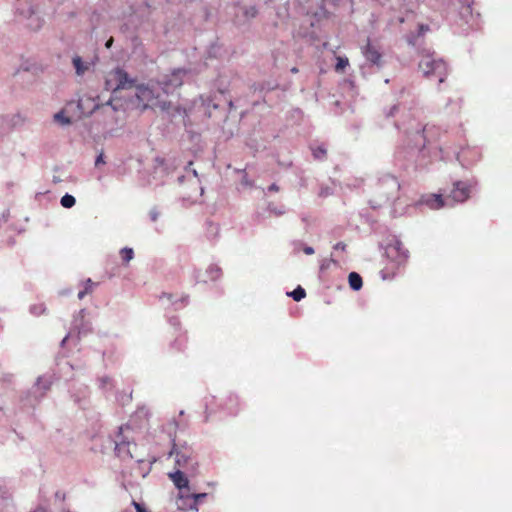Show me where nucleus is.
<instances>
[{"label":"nucleus","mask_w":512,"mask_h":512,"mask_svg":"<svg viewBox=\"0 0 512 512\" xmlns=\"http://www.w3.org/2000/svg\"><path fill=\"white\" fill-rule=\"evenodd\" d=\"M471 185L464 181L453 183L449 191L439 194H430L424 199V203L431 209H441L443 207H452L457 203H463L469 199L471 194Z\"/></svg>","instance_id":"1"},{"label":"nucleus","mask_w":512,"mask_h":512,"mask_svg":"<svg viewBox=\"0 0 512 512\" xmlns=\"http://www.w3.org/2000/svg\"><path fill=\"white\" fill-rule=\"evenodd\" d=\"M136 108L141 112L147 109H159L161 111H168L171 107L169 101L163 100L159 93L149 85L136 86Z\"/></svg>","instance_id":"2"},{"label":"nucleus","mask_w":512,"mask_h":512,"mask_svg":"<svg viewBox=\"0 0 512 512\" xmlns=\"http://www.w3.org/2000/svg\"><path fill=\"white\" fill-rule=\"evenodd\" d=\"M179 490L177 507L181 510L198 511V504L207 497V493L190 494L189 482H174Z\"/></svg>","instance_id":"3"},{"label":"nucleus","mask_w":512,"mask_h":512,"mask_svg":"<svg viewBox=\"0 0 512 512\" xmlns=\"http://www.w3.org/2000/svg\"><path fill=\"white\" fill-rule=\"evenodd\" d=\"M419 69L427 78H436L438 83H443L447 76V65L441 59H435L432 55H425L419 62Z\"/></svg>","instance_id":"4"},{"label":"nucleus","mask_w":512,"mask_h":512,"mask_svg":"<svg viewBox=\"0 0 512 512\" xmlns=\"http://www.w3.org/2000/svg\"><path fill=\"white\" fill-rule=\"evenodd\" d=\"M135 79L129 77L127 72L121 68L110 71L105 80L107 90L117 91L134 87Z\"/></svg>","instance_id":"5"},{"label":"nucleus","mask_w":512,"mask_h":512,"mask_svg":"<svg viewBox=\"0 0 512 512\" xmlns=\"http://www.w3.org/2000/svg\"><path fill=\"white\" fill-rule=\"evenodd\" d=\"M385 254L387 258L390 259L395 264L396 268L404 265L409 257L408 250L404 247L403 243L398 239L392 240L386 246Z\"/></svg>","instance_id":"6"},{"label":"nucleus","mask_w":512,"mask_h":512,"mask_svg":"<svg viewBox=\"0 0 512 512\" xmlns=\"http://www.w3.org/2000/svg\"><path fill=\"white\" fill-rule=\"evenodd\" d=\"M185 74L186 71L184 69H176L170 74L163 76V78L158 81V84L165 94H169L182 86Z\"/></svg>","instance_id":"7"},{"label":"nucleus","mask_w":512,"mask_h":512,"mask_svg":"<svg viewBox=\"0 0 512 512\" xmlns=\"http://www.w3.org/2000/svg\"><path fill=\"white\" fill-rule=\"evenodd\" d=\"M400 187L398 179L395 176L388 174L380 178L378 183V193L389 200L398 194Z\"/></svg>","instance_id":"8"},{"label":"nucleus","mask_w":512,"mask_h":512,"mask_svg":"<svg viewBox=\"0 0 512 512\" xmlns=\"http://www.w3.org/2000/svg\"><path fill=\"white\" fill-rule=\"evenodd\" d=\"M16 10L30 21L28 23L29 28L33 30L40 28L41 19L36 15L30 0H17Z\"/></svg>","instance_id":"9"},{"label":"nucleus","mask_w":512,"mask_h":512,"mask_svg":"<svg viewBox=\"0 0 512 512\" xmlns=\"http://www.w3.org/2000/svg\"><path fill=\"white\" fill-rule=\"evenodd\" d=\"M117 455L122 459H135L137 462H142L143 459L135 454L137 445L131 442L117 443L115 447Z\"/></svg>","instance_id":"10"},{"label":"nucleus","mask_w":512,"mask_h":512,"mask_svg":"<svg viewBox=\"0 0 512 512\" xmlns=\"http://www.w3.org/2000/svg\"><path fill=\"white\" fill-rule=\"evenodd\" d=\"M362 53L365 56V58L372 64H375L377 66L381 65L382 55L379 52V50L375 46H373L369 41L362 48Z\"/></svg>","instance_id":"11"},{"label":"nucleus","mask_w":512,"mask_h":512,"mask_svg":"<svg viewBox=\"0 0 512 512\" xmlns=\"http://www.w3.org/2000/svg\"><path fill=\"white\" fill-rule=\"evenodd\" d=\"M440 136V128L436 125H426L423 128V137L428 142L436 141Z\"/></svg>","instance_id":"12"},{"label":"nucleus","mask_w":512,"mask_h":512,"mask_svg":"<svg viewBox=\"0 0 512 512\" xmlns=\"http://www.w3.org/2000/svg\"><path fill=\"white\" fill-rule=\"evenodd\" d=\"M73 66L76 74L79 76L84 75L90 69V63L84 62L80 56H74L72 59Z\"/></svg>","instance_id":"13"},{"label":"nucleus","mask_w":512,"mask_h":512,"mask_svg":"<svg viewBox=\"0 0 512 512\" xmlns=\"http://www.w3.org/2000/svg\"><path fill=\"white\" fill-rule=\"evenodd\" d=\"M348 282H349L350 287L355 291L361 289V287L363 285L362 277L356 272H351L349 274Z\"/></svg>","instance_id":"14"},{"label":"nucleus","mask_w":512,"mask_h":512,"mask_svg":"<svg viewBox=\"0 0 512 512\" xmlns=\"http://www.w3.org/2000/svg\"><path fill=\"white\" fill-rule=\"evenodd\" d=\"M336 60H337V63L335 65L336 72H343L344 69L349 65L348 58H346V57L338 56L336 58Z\"/></svg>","instance_id":"15"},{"label":"nucleus","mask_w":512,"mask_h":512,"mask_svg":"<svg viewBox=\"0 0 512 512\" xmlns=\"http://www.w3.org/2000/svg\"><path fill=\"white\" fill-rule=\"evenodd\" d=\"M122 261L128 263L134 257V251L132 248L125 247L120 251Z\"/></svg>","instance_id":"16"},{"label":"nucleus","mask_w":512,"mask_h":512,"mask_svg":"<svg viewBox=\"0 0 512 512\" xmlns=\"http://www.w3.org/2000/svg\"><path fill=\"white\" fill-rule=\"evenodd\" d=\"M61 205L64 207V208H71L75 205V198L74 196L70 195V194H65L62 198H61Z\"/></svg>","instance_id":"17"},{"label":"nucleus","mask_w":512,"mask_h":512,"mask_svg":"<svg viewBox=\"0 0 512 512\" xmlns=\"http://www.w3.org/2000/svg\"><path fill=\"white\" fill-rule=\"evenodd\" d=\"M289 295L295 300L300 301L306 296V291L301 286L294 289Z\"/></svg>","instance_id":"18"},{"label":"nucleus","mask_w":512,"mask_h":512,"mask_svg":"<svg viewBox=\"0 0 512 512\" xmlns=\"http://www.w3.org/2000/svg\"><path fill=\"white\" fill-rule=\"evenodd\" d=\"M55 122L60 123L61 125H67L71 123L69 117L65 116L64 111H60L54 115Z\"/></svg>","instance_id":"19"},{"label":"nucleus","mask_w":512,"mask_h":512,"mask_svg":"<svg viewBox=\"0 0 512 512\" xmlns=\"http://www.w3.org/2000/svg\"><path fill=\"white\" fill-rule=\"evenodd\" d=\"M312 151L314 158L318 160H323L327 155V150L322 146H318L314 148Z\"/></svg>","instance_id":"20"},{"label":"nucleus","mask_w":512,"mask_h":512,"mask_svg":"<svg viewBox=\"0 0 512 512\" xmlns=\"http://www.w3.org/2000/svg\"><path fill=\"white\" fill-rule=\"evenodd\" d=\"M208 272L210 273V277H209L210 280H213V281L219 279L221 276V269L218 268L217 266H210L208 268Z\"/></svg>","instance_id":"21"},{"label":"nucleus","mask_w":512,"mask_h":512,"mask_svg":"<svg viewBox=\"0 0 512 512\" xmlns=\"http://www.w3.org/2000/svg\"><path fill=\"white\" fill-rule=\"evenodd\" d=\"M169 476L171 477L172 480H187L185 473L180 470H177L176 472L169 474Z\"/></svg>","instance_id":"22"},{"label":"nucleus","mask_w":512,"mask_h":512,"mask_svg":"<svg viewBox=\"0 0 512 512\" xmlns=\"http://www.w3.org/2000/svg\"><path fill=\"white\" fill-rule=\"evenodd\" d=\"M244 14L248 18H254L258 14V10H257V8L255 6H250V7L245 9Z\"/></svg>","instance_id":"23"},{"label":"nucleus","mask_w":512,"mask_h":512,"mask_svg":"<svg viewBox=\"0 0 512 512\" xmlns=\"http://www.w3.org/2000/svg\"><path fill=\"white\" fill-rule=\"evenodd\" d=\"M150 219L155 222L159 217V212L156 209H152L149 213Z\"/></svg>","instance_id":"24"},{"label":"nucleus","mask_w":512,"mask_h":512,"mask_svg":"<svg viewBox=\"0 0 512 512\" xmlns=\"http://www.w3.org/2000/svg\"><path fill=\"white\" fill-rule=\"evenodd\" d=\"M334 249L344 251L346 249V244L344 242H338L334 245Z\"/></svg>","instance_id":"25"},{"label":"nucleus","mask_w":512,"mask_h":512,"mask_svg":"<svg viewBox=\"0 0 512 512\" xmlns=\"http://www.w3.org/2000/svg\"><path fill=\"white\" fill-rule=\"evenodd\" d=\"M91 293V289H84L78 293V298L81 300L83 299L87 294Z\"/></svg>","instance_id":"26"},{"label":"nucleus","mask_w":512,"mask_h":512,"mask_svg":"<svg viewBox=\"0 0 512 512\" xmlns=\"http://www.w3.org/2000/svg\"><path fill=\"white\" fill-rule=\"evenodd\" d=\"M132 504L137 512H146V510L139 503L133 501Z\"/></svg>","instance_id":"27"},{"label":"nucleus","mask_w":512,"mask_h":512,"mask_svg":"<svg viewBox=\"0 0 512 512\" xmlns=\"http://www.w3.org/2000/svg\"><path fill=\"white\" fill-rule=\"evenodd\" d=\"M84 289H91V291L93 290V282L91 281V279H88L86 281V284H85V288Z\"/></svg>","instance_id":"28"},{"label":"nucleus","mask_w":512,"mask_h":512,"mask_svg":"<svg viewBox=\"0 0 512 512\" xmlns=\"http://www.w3.org/2000/svg\"><path fill=\"white\" fill-rule=\"evenodd\" d=\"M304 253L307 255H312L314 253V249L312 247H305Z\"/></svg>","instance_id":"29"},{"label":"nucleus","mask_w":512,"mask_h":512,"mask_svg":"<svg viewBox=\"0 0 512 512\" xmlns=\"http://www.w3.org/2000/svg\"><path fill=\"white\" fill-rule=\"evenodd\" d=\"M269 191L277 192L279 190V187L276 184H272L269 186Z\"/></svg>","instance_id":"30"},{"label":"nucleus","mask_w":512,"mask_h":512,"mask_svg":"<svg viewBox=\"0 0 512 512\" xmlns=\"http://www.w3.org/2000/svg\"><path fill=\"white\" fill-rule=\"evenodd\" d=\"M428 26H425V25H421L420 26V34H423L425 31H428Z\"/></svg>","instance_id":"31"},{"label":"nucleus","mask_w":512,"mask_h":512,"mask_svg":"<svg viewBox=\"0 0 512 512\" xmlns=\"http://www.w3.org/2000/svg\"><path fill=\"white\" fill-rule=\"evenodd\" d=\"M163 297H166L168 300H172V294L163 293V295L161 296V298H163Z\"/></svg>","instance_id":"32"},{"label":"nucleus","mask_w":512,"mask_h":512,"mask_svg":"<svg viewBox=\"0 0 512 512\" xmlns=\"http://www.w3.org/2000/svg\"><path fill=\"white\" fill-rule=\"evenodd\" d=\"M112 43H113V38H110L107 42H106V47L107 48H110L112 46Z\"/></svg>","instance_id":"33"},{"label":"nucleus","mask_w":512,"mask_h":512,"mask_svg":"<svg viewBox=\"0 0 512 512\" xmlns=\"http://www.w3.org/2000/svg\"><path fill=\"white\" fill-rule=\"evenodd\" d=\"M103 159H102V155H100L97 160H96V165L99 164L100 162H102Z\"/></svg>","instance_id":"34"},{"label":"nucleus","mask_w":512,"mask_h":512,"mask_svg":"<svg viewBox=\"0 0 512 512\" xmlns=\"http://www.w3.org/2000/svg\"><path fill=\"white\" fill-rule=\"evenodd\" d=\"M291 72H292V73H297V72H298V68L293 67V68L291 69Z\"/></svg>","instance_id":"35"}]
</instances>
